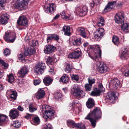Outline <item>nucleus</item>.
I'll list each match as a JSON object with an SVG mask.
<instances>
[{
    "label": "nucleus",
    "instance_id": "64",
    "mask_svg": "<svg viewBox=\"0 0 129 129\" xmlns=\"http://www.w3.org/2000/svg\"><path fill=\"white\" fill-rule=\"evenodd\" d=\"M74 103H73L71 105V106H72L71 107L72 108L73 107V105H74Z\"/></svg>",
    "mask_w": 129,
    "mask_h": 129
},
{
    "label": "nucleus",
    "instance_id": "27",
    "mask_svg": "<svg viewBox=\"0 0 129 129\" xmlns=\"http://www.w3.org/2000/svg\"><path fill=\"white\" fill-rule=\"evenodd\" d=\"M104 18L102 17L101 16L100 17L98 18V25L99 26H104Z\"/></svg>",
    "mask_w": 129,
    "mask_h": 129
},
{
    "label": "nucleus",
    "instance_id": "62",
    "mask_svg": "<svg viewBox=\"0 0 129 129\" xmlns=\"http://www.w3.org/2000/svg\"><path fill=\"white\" fill-rule=\"evenodd\" d=\"M3 85L2 84H0V90H2L3 89Z\"/></svg>",
    "mask_w": 129,
    "mask_h": 129
},
{
    "label": "nucleus",
    "instance_id": "61",
    "mask_svg": "<svg viewBox=\"0 0 129 129\" xmlns=\"http://www.w3.org/2000/svg\"><path fill=\"white\" fill-rule=\"evenodd\" d=\"M83 45L84 47H86L88 45V43L87 42L85 43Z\"/></svg>",
    "mask_w": 129,
    "mask_h": 129
},
{
    "label": "nucleus",
    "instance_id": "28",
    "mask_svg": "<svg viewBox=\"0 0 129 129\" xmlns=\"http://www.w3.org/2000/svg\"><path fill=\"white\" fill-rule=\"evenodd\" d=\"M7 80L10 83H12L13 82L14 80V76L12 74H10L8 76Z\"/></svg>",
    "mask_w": 129,
    "mask_h": 129
},
{
    "label": "nucleus",
    "instance_id": "7",
    "mask_svg": "<svg viewBox=\"0 0 129 129\" xmlns=\"http://www.w3.org/2000/svg\"><path fill=\"white\" fill-rule=\"evenodd\" d=\"M18 3L16 4V9L20 10L21 8L27 5L30 0H15Z\"/></svg>",
    "mask_w": 129,
    "mask_h": 129
},
{
    "label": "nucleus",
    "instance_id": "29",
    "mask_svg": "<svg viewBox=\"0 0 129 129\" xmlns=\"http://www.w3.org/2000/svg\"><path fill=\"white\" fill-rule=\"evenodd\" d=\"M29 111L30 112H33L36 111L37 108L35 107L34 105L32 104H30L29 105Z\"/></svg>",
    "mask_w": 129,
    "mask_h": 129
},
{
    "label": "nucleus",
    "instance_id": "47",
    "mask_svg": "<svg viewBox=\"0 0 129 129\" xmlns=\"http://www.w3.org/2000/svg\"><path fill=\"white\" fill-rule=\"evenodd\" d=\"M67 123L68 125L69 124L71 125H73L75 127V124H79V123H75L74 121H72L70 120H68L67 121Z\"/></svg>",
    "mask_w": 129,
    "mask_h": 129
},
{
    "label": "nucleus",
    "instance_id": "36",
    "mask_svg": "<svg viewBox=\"0 0 129 129\" xmlns=\"http://www.w3.org/2000/svg\"><path fill=\"white\" fill-rule=\"evenodd\" d=\"M60 14L62 16V17L64 18L65 19L67 20L70 19L69 18L70 16H67L64 11L62 12Z\"/></svg>",
    "mask_w": 129,
    "mask_h": 129
},
{
    "label": "nucleus",
    "instance_id": "11",
    "mask_svg": "<svg viewBox=\"0 0 129 129\" xmlns=\"http://www.w3.org/2000/svg\"><path fill=\"white\" fill-rule=\"evenodd\" d=\"M55 47L51 45H46L44 47V53L47 54H49L54 51L56 49Z\"/></svg>",
    "mask_w": 129,
    "mask_h": 129
},
{
    "label": "nucleus",
    "instance_id": "55",
    "mask_svg": "<svg viewBox=\"0 0 129 129\" xmlns=\"http://www.w3.org/2000/svg\"><path fill=\"white\" fill-rule=\"evenodd\" d=\"M98 87L99 88H98V89L100 90H103V89L104 88L103 87L102 84H99L98 85Z\"/></svg>",
    "mask_w": 129,
    "mask_h": 129
},
{
    "label": "nucleus",
    "instance_id": "10",
    "mask_svg": "<svg viewBox=\"0 0 129 129\" xmlns=\"http://www.w3.org/2000/svg\"><path fill=\"white\" fill-rule=\"evenodd\" d=\"M55 111L51 109L43 114V116L45 119H50L54 117Z\"/></svg>",
    "mask_w": 129,
    "mask_h": 129
},
{
    "label": "nucleus",
    "instance_id": "52",
    "mask_svg": "<svg viewBox=\"0 0 129 129\" xmlns=\"http://www.w3.org/2000/svg\"><path fill=\"white\" fill-rule=\"evenodd\" d=\"M32 115L28 113H26V115L25 116V117L27 119H29L31 117Z\"/></svg>",
    "mask_w": 129,
    "mask_h": 129
},
{
    "label": "nucleus",
    "instance_id": "25",
    "mask_svg": "<svg viewBox=\"0 0 129 129\" xmlns=\"http://www.w3.org/2000/svg\"><path fill=\"white\" fill-rule=\"evenodd\" d=\"M81 39L79 38L73 40V43L74 45L75 46H79L82 44Z\"/></svg>",
    "mask_w": 129,
    "mask_h": 129
},
{
    "label": "nucleus",
    "instance_id": "33",
    "mask_svg": "<svg viewBox=\"0 0 129 129\" xmlns=\"http://www.w3.org/2000/svg\"><path fill=\"white\" fill-rule=\"evenodd\" d=\"M76 127H77L80 129H85V126L83 124H75Z\"/></svg>",
    "mask_w": 129,
    "mask_h": 129
},
{
    "label": "nucleus",
    "instance_id": "50",
    "mask_svg": "<svg viewBox=\"0 0 129 129\" xmlns=\"http://www.w3.org/2000/svg\"><path fill=\"white\" fill-rule=\"evenodd\" d=\"M18 57L20 59L22 60H24L25 59L24 56L21 54H20L18 55Z\"/></svg>",
    "mask_w": 129,
    "mask_h": 129
},
{
    "label": "nucleus",
    "instance_id": "60",
    "mask_svg": "<svg viewBox=\"0 0 129 129\" xmlns=\"http://www.w3.org/2000/svg\"><path fill=\"white\" fill-rule=\"evenodd\" d=\"M59 15L58 14H57L56 16H55L54 18V19H58L59 17Z\"/></svg>",
    "mask_w": 129,
    "mask_h": 129
},
{
    "label": "nucleus",
    "instance_id": "46",
    "mask_svg": "<svg viewBox=\"0 0 129 129\" xmlns=\"http://www.w3.org/2000/svg\"><path fill=\"white\" fill-rule=\"evenodd\" d=\"M53 59L51 57L49 56L47 59V62L49 64H51L52 62Z\"/></svg>",
    "mask_w": 129,
    "mask_h": 129
},
{
    "label": "nucleus",
    "instance_id": "18",
    "mask_svg": "<svg viewBox=\"0 0 129 129\" xmlns=\"http://www.w3.org/2000/svg\"><path fill=\"white\" fill-rule=\"evenodd\" d=\"M94 104V101L93 99L91 98H89L86 103V105L88 108H92Z\"/></svg>",
    "mask_w": 129,
    "mask_h": 129
},
{
    "label": "nucleus",
    "instance_id": "26",
    "mask_svg": "<svg viewBox=\"0 0 129 129\" xmlns=\"http://www.w3.org/2000/svg\"><path fill=\"white\" fill-rule=\"evenodd\" d=\"M89 57L93 60H94L96 62V63H95L96 64H97V67H99L101 65V63L100 61H98V56L97 55H95V57H93L89 55Z\"/></svg>",
    "mask_w": 129,
    "mask_h": 129
},
{
    "label": "nucleus",
    "instance_id": "41",
    "mask_svg": "<svg viewBox=\"0 0 129 129\" xmlns=\"http://www.w3.org/2000/svg\"><path fill=\"white\" fill-rule=\"evenodd\" d=\"M53 39L55 41H58L59 39V35L55 34H52Z\"/></svg>",
    "mask_w": 129,
    "mask_h": 129
},
{
    "label": "nucleus",
    "instance_id": "9",
    "mask_svg": "<svg viewBox=\"0 0 129 129\" xmlns=\"http://www.w3.org/2000/svg\"><path fill=\"white\" fill-rule=\"evenodd\" d=\"M28 70L27 68L25 66L22 67L20 70H19L18 72V75L21 78H23L27 74Z\"/></svg>",
    "mask_w": 129,
    "mask_h": 129
},
{
    "label": "nucleus",
    "instance_id": "17",
    "mask_svg": "<svg viewBox=\"0 0 129 129\" xmlns=\"http://www.w3.org/2000/svg\"><path fill=\"white\" fill-rule=\"evenodd\" d=\"M35 52V51L33 47L31 48L29 47L28 48L27 50H25L24 54L26 56L30 55L33 54Z\"/></svg>",
    "mask_w": 129,
    "mask_h": 129
},
{
    "label": "nucleus",
    "instance_id": "1",
    "mask_svg": "<svg viewBox=\"0 0 129 129\" xmlns=\"http://www.w3.org/2000/svg\"><path fill=\"white\" fill-rule=\"evenodd\" d=\"M102 113L99 107H95L93 110L90 112L85 119L89 120L92 126L94 128L96 125V122L101 117Z\"/></svg>",
    "mask_w": 129,
    "mask_h": 129
},
{
    "label": "nucleus",
    "instance_id": "38",
    "mask_svg": "<svg viewBox=\"0 0 129 129\" xmlns=\"http://www.w3.org/2000/svg\"><path fill=\"white\" fill-rule=\"evenodd\" d=\"M88 81L89 84L92 85V84H93L95 82V80L94 79L92 78L91 77H89L88 78Z\"/></svg>",
    "mask_w": 129,
    "mask_h": 129
},
{
    "label": "nucleus",
    "instance_id": "59",
    "mask_svg": "<svg viewBox=\"0 0 129 129\" xmlns=\"http://www.w3.org/2000/svg\"><path fill=\"white\" fill-rule=\"evenodd\" d=\"M98 49L99 50L98 54L99 55L100 57V58L101 57V49H100V47L99 46H98Z\"/></svg>",
    "mask_w": 129,
    "mask_h": 129
},
{
    "label": "nucleus",
    "instance_id": "40",
    "mask_svg": "<svg viewBox=\"0 0 129 129\" xmlns=\"http://www.w3.org/2000/svg\"><path fill=\"white\" fill-rule=\"evenodd\" d=\"M71 69L72 68L70 67V65L67 64L66 65L65 71L69 73L71 71Z\"/></svg>",
    "mask_w": 129,
    "mask_h": 129
},
{
    "label": "nucleus",
    "instance_id": "53",
    "mask_svg": "<svg viewBox=\"0 0 129 129\" xmlns=\"http://www.w3.org/2000/svg\"><path fill=\"white\" fill-rule=\"evenodd\" d=\"M0 63L5 67H6L7 66V64L3 60L0 59Z\"/></svg>",
    "mask_w": 129,
    "mask_h": 129
},
{
    "label": "nucleus",
    "instance_id": "42",
    "mask_svg": "<svg viewBox=\"0 0 129 129\" xmlns=\"http://www.w3.org/2000/svg\"><path fill=\"white\" fill-rule=\"evenodd\" d=\"M17 109L20 111H22L24 110V111L26 112L28 108H27L26 109H24L23 107L21 106H19L18 107Z\"/></svg>",
    "mask_w": 129,
    "mask_h": 129
},
{
    "label": "nucleus",
    "instance_id": "21",
    "mask_svg": "<svg viewBox=\"0 0 129 129\" xmlns=\"http://www.w3.org/2000/svg\"><path fill=\"white\" fill-rule=\"evenodd\" d=\"M8 117L5 115L0 114V124L3 123H7L8 121Z\"/></svg>",
    "mask_w": 129,
    "mask_h": 129
},
{
    "label": "nucleus",
    "instance_id": "20",
    "mask_svg": "<svg viewBox=\"0 0 129 129\" xmlns=\"http://www.w3.org/2000/svg\"><path fill=\"white\" fill-rule=\"evenodd\" d=\"M18 112L16 110H12L10 111L9 116L12 119H15L19 115Z\"/></svg>",
    "mask_w": 129,
    "mask_h": 129
},
{
    "label": "nucleus",
    "instance_id": "49",
    "mask_svg": "<svg viewBox=\"0 0 129 129\" xmlns=\"http://www.w3.org/2000/svg\"><path fill=\"white\" fill-rule=\"evenodd\" d=\"M41 81L39 79H35L34 80V84L35 85H38L40 83Z\"/></svg>",
    "mask_w": 129,
    "mask_h": 129
},
{
    "label": "nucleus",
    "instance_id": "6",
    "mask_svg": "<svg viewBox=\"0 0 129 129\" xmlns=\"http://www.w3.org/2000/svg\"><path fill=\"white\" fill-rule=\"evenodd\" d=\"M46 68L45 64L43 63H39L35 67V73L36 74L39 73L42 74Z\"/></svg>",
    "mask_w": 129,
    "mask_h": 129
},
{
    "label": "nucleus",
    "instance_id": "14",
    "mask_svg": "<svg viewBox=\"0 0 129 129\" xmlns=\"http://www.w3.org/2000/svg\"><path fill=\"white\" fill-rule=\"evenodd\" d=\"M81 52L80 51H75L73 53L69 54L68 55V57L71 59H77L79 58Z\"/></svg>",
    "mask_w": 129,
    "mask_h": 129
},
{
    "label": "nucleus",
    "instance_id": "39",
    "mask_svg": "<svg viewBox=\"0 0 129 129\" xmlns=\"http://www.w3.org/2000/svg\"><path fill=\"white\" fill-rule=\"evenodd\" d=\"M91 85L88 84H86L85 86V88L87 91H89L91 90Z\"/></svg>",
    "mask_w": 129,
    "mask_h": 129
},
{
    "label": "nucleus",
    "instance_id": "30",
    "mask_svg": "<svg viewBox=\"0 0 129 129\" xmlns=\"http://www.w3.org/2000/svg\"><path fill=\"white\" fill-rule=\"evenodd\" d=\"M17 95V93L16 91H12L10 97L12 100L14 101L16 99Z\"/></svg>",
    "mask_w": 129,
    "mask_h": 129
},
{
    "label": "nucleus",
    "instance_id": "8",
    "mask_svg": "<svg viewBox=\"0 0 129 129\" xmlns=\"http://www.w3.org/2000/svg\"><path fill=\"white\" fill-rule=\"evenodd\" d=\"M17 23L20 26H26L28 24V21L25 16H21L18 18Z\"/></svg>",
    "mask_w": 129,
    "mask_h": 129
},
{
    "label": "nucleus",
    "instance_id": "57",
    "mask_svg": "<svg viewBox=\"0 0 129 129\" xmlns=\"http://www.w3.org/2000/svg\"><path fill=\"white\" fill-rule=\"evenodd\" d=\"M95 4L94 2H93L92 1L90 3V5L91 8H93L94 7Z\"/></svg>",
    "mask_w": 129,
    "mask_h": 129
},
{
    "label": "nucleus",
    "instance_id": "48",
    "mask_svg": "<svg viewBox=\"0 0 129 129\" xmlns=\"http://www.w3.org/2000/svg\"><path fill=\"white\" fill-rule=\"evenodd\" d=\"M44 129H52L51 125L50 124H46L45 125Z\"/></svg>",
    "mask_w": 129,
    "mask_h": 129
},
{
    "label": "nucleus",
    "instance_id": "43",
    "mask_svg": "<svg viewBox=\"0 0 129 129\" xmlns=\"http://www.w3.org/2000/svg\"><path fill=\"white\" fill-rule=\"evenodd\" d=\"M71 77L73 80H74L77 81H78L79 79V77L77 75H72Z\"/></svg>",
    "mask_w": 129,
    "mask_h": 129
},
{
    "label": "nucleus",
    "instance_id": "31",
    "mask_svg": "<svg viewBox=\"0 0 129 129\" xmlns=\"http://www.w3.org/2000/svg\"><path fill=\"white\" fill-rule=\"evenodd\" d=\"M42 108L43 111H44L45 113L51 109L50 107L48 105H44L42 106Z\"/></svg>",
    "mask_w": 129,
    "mask_h": 129
},
{
    "label": "nucleus",
    "instance_id": "63",
    "mask_svg": "<svg viewBox=\"0 0 129 129\" xmlns=\"http://www.w3.org/2000/svg\"><path fill=\"white\" fill-rule=\"evenodd\" d=\"M63 90H64V91H67V89L66 88H63L62 89Z\"/></svg>",
    "mask_w": 129,
    "mask_h": 129
},
{
    "label": "nucleus",
    "instance_id": "56",
    "mask_svg": "<svg viewBox=\"0 0 129 129\" xmlns=\"http://www.w3.org/2000/svg\"><path fill=\"white\" fill-rule=\"evenodd\" d=\"M93 2L96 5L100 3V0H92Z\"/></svg>",
    "mask_w": 129,
    "mask_h": 129
},
{
    "label": "nucleus",
    "instance_id": "12",
    "mask_svg": "<svg viewBox=\"0 0 129 129\" xmlns=\"http://www.w3.org/2000/svg\"><path fill=\"white\" fill-rule=\"evenodd\" d=\"M56 9V6L53 3H50L48 4L47 8L45 9V12L47 13L54 12L55 11Z\"/></svg>",
    "mask_w": 129,
    "mask_h": 129
},
{
    "label": "nucleus",
    "instance_id": "13",
    "mask_svg": "<svg viewBox=\"0 0 129 129\" xmlns=\"http://www.w3.org/2000/svg\"><path fill=\"white\" fill-rule=\"evenodd\" d=\"M9 19V15L7 13L2 15L0 17V22L3 24H5L8 22Z\"/></svg>",
    "mask_w": 129,
    "mask_h": 129
},
{
    "label": "nucleus",
    "instance_id": "24",
    "mask_svg": "<svg viewBox=\"0 0 129 129\" xmlns=\"http://www.w3.org/2000/svg\"><path fill=\"white\" fill-rule=\"evenodd\" d=\"M43 82L46 85L48 86L51 84L52 80L50 77H46L43 79Z\"/></svg>",
    "mask_w": 129,
    "mask_h": 129
},
{
    "label": "nucleus",
    "instance_id": "54",
    "mask_svg": "<svg viewBox=\"0 0 129 129\" xmlns=\"http://www.w3.org/2000/svg\"><path fill=\"white\" fill-rule=\"evenodd\" d=\"M104 67L102 66L100 68L99 72L100 73H102L104 72Z\"/></svg>",
    "mask_w": 129,
    "mask_h": 129
},
{
    "label": "nucleus",
    "instance_id": "51",
    "mask_svg": "<svg viewBox=\"0 0 129 129\" xmlns=\"http://www.w3.org/2000/svg\"><path fill=\"white\" fill-rule=\"evenodd\" d=\"M53 39L52 34L50 35L49 36H48L47 39V41L48 42H49L51 40Z\"/></svg>",
    "mask_w": 129,
    "mask_h": 129
},
{
    "label": "nucleus",
    "instance_id": "2",
    "mask_svg": "<svg viewBox=\"0 0 129 129\" xmlns=\"http://www.w3.org/2000/svg\"><path fill=\"white\" fill-rule=\"evenodd\" d=\"M71 92L74 95L78 98H83L85 94L84 92L81 90L76 84L74 85L71 89Z\"/></svg>",
    "mask_w": 129,
    "mask_h": 129
},
{
    "label": "nucleus",
    "instance_id": "23",
    "mask_svg": "<svg viewBox=\"0 0 129 129\" xmlns=\"http://www.w3.org/2000/svg\"><path fill=\"white\" fill-rule=\"evenodd\" d=\"M69 78L66 74H64L60 78V81L62 83L65 84L68 81Z\"/></svg>",
    "mask_w": 129,
    "mask_h": 129
},
{
    "label": "nucleus",
    "instance_id": "15",
    "mask_svg": "<svg viewBox=\"0 0 129 129\" xmlns=\"http://www.w3.org/2000/svg\"><path fill=\"white\" fill-rule=\"evenodd\" d=\"M45 92L43 89H40L38 91L37 93L36 94V98L38 100L43 98L45 95Z\"/></svg>",
    "mask_w": 129,
    "mask_h": 129
},
{
    "label": "nucleus",
    "instance_id": "4",
    "mask_svg": "<svg viewBox=\"0 0 129 129\" xmlns=\"http://www.w3.org/2000/svg\"><path fill=\"white\" fill-rule=\"evenodd\" d=\"M15 33L7 31L6 32L4 38L5 40L8 42H13L15 39Z\"/></svg>",
    "mask_w": 129,
    "mask_h": 129
},
{
    "label": "nucleus",
    "instance_id": "22",
    "mask_svg": "<svg viewBox=\"0 0 129 129\" xmlns=\"http://www.w3.org/2000/svg\"><path fill=\"white\" fill-rule=\"evenodd\" d=\"M70 27L69 26H64L63 27L62 30L64 32V35L69 36L70 34Z\"/></svg>",
    "mask_w": 129,
    "mask_h": 129
},
{
    "label": "nucleus",
    "instance_id": "3",
    "mask_svg": "<svg viewBox=\"0 0 129 129\" xmlns=\"http://www.w3.org/2000/svg\"><path fill=\"white\" fill-rule=\"evenodd\" d=\"M104 34V29L100 28L97 30L96 32L92 34L91 38L94 41H99Z\"/></svg>",
    "mask_w": 129,
    "mask_h": 129
},
{
    "label": "nucleus",
    "instance_id": "32",
    "mask_svg": "<svg viewBox=\"0 0 129 129\" xmlns=\"http://www.w3.org/2000/svg\"><path fill=\"white\" fill-rule=\"evenodd\" d=\"M33 124L35 125H37L39 124L40 122V120L38 117H35L33 119Z\"/></svg>",
    "mask_w": 129,
    "mask_h": 129
},
{
    "label": "nucleus",
    "instance_id": "16",
    "mask_svg": "<svg viewBox=\"0 0 129 129\" xmlns=\"http://www.w3.org/2000/svg\"><path fill=\"white\" fill-rule=\"evenodd\" d=\"M77 32L80 35L84 38H86L87 37L85 29L83 27H78L77 29Z\"/></svg>",
    "mask_w": 129,
    "mask_h": 129
},
{
    "label": "nucleus",
    "instance_id": "35",
    "mask_svg": "<svg viewBox=\"0 0 129 129\" xmlns=\"http://www.w3.org/2000/svg\"><path fill=\"white\" fill-rule=\"evenodd\" d=\"M13 125L14 127L18 128L20 126L21 124L18 121H16L14 122Z\"/></svg>",
    "mask_w": 129,
    "mask_h": 129
},
{
    "label": "nucleus",
    "instance_id": "37",
    "mask_svg": "<svg viewBox=\"0 0 129 129\" xmlns=\"http://www.w3.org/2000/svg\"><path fill=\"white\" fill-rule=\"evenodd\" d=\"M6 0H0V9H1L5 6Z\"/></svg>",
    "mask_w": 129,
    "mask_h": 129
},
{
    "label": "nucleus",
    "instance_id": "34",
    "mask_svg": "<svg viewBox=\"0 0 129 129\" xmlns=\"http://www.w3.org/2000/svg\"><path fill=\"white\" fill-rule=\"evenodd\" d=\"M38 42L36 40H34L31 41H30L29 44L31 46L33 47L36 46L38 44Z\"/></svg>",
    "mask_w": 129,
    "mask_h": 129
},
{
    "label": "nucleus",
    "instance_id": "19",
    "mask_svg": "<svg viewBox=\"0 0 129 129\" xmlns=\"http://www.w3.org/2000/svg\"><path fill=\"white\" fill-rule=\"evenodd\" d=\"M103 91L102 90H100L96 88H94V90L91 92V95L92 96H97L99 95Z\"/></svg>",
    "mask_w": 129,
    "mask_h": 129
},
{
    "label": "nucleus",
    "instance_id": "58",
    "mask_svg": "<svg viewBox=\"0 0 129 129\" xmlns=\"http://www.w3.org/2000/svg\"><path fill=\"white\" fill-rule=\"evenodd\" d=\"M23 80H19L18 81V85L20 86H22V85L24 83V82L23 81Z\"/></svg>",
    "mask_w": 129,
    "mask_h": 129
},
{
    "label": "nucleus",
    "instance_id": "44",
    "mask_svg": "<svg viewBox=\"0 0 129 129\" xmlns=\"http://www.w3.org/2000/svg\"><path fill=\"white\" fill-rule=\"evenodd\" d=\"M61 93L59 92H57L54 94V97L56 99H58L61 98Z\"/></svg>",
    "mask_w": 129,
    "mask_h": 129
},
{
    "label": "nucleus",
    "instance_id": "5",
    "mask_svg": "<svg viewBox=\"0 0 129 129\" xmlns=\"http://www.w3.org/2000/svg\"><path fill=\"white\" fill-rule=\"evenodd\" d=\"M88 11V7L86 6L78 8L76 10L77 14L80 16L82 17L85 16L87 14Z\"/></svg>",
    "mask_w": 129,
    "mask_h": 129
},
{
    "label": "nucleus",
    "instance_id": "45",
    "mask_svg": "<svg viewBox=\"0 0 129 129\" xmlns=\"http://www.w3.org/2000/svg\"><path fill=\"white\" fill-rule=\"evenodd\" d=\"M10 50L8 49H6L5 50L4 53L5 55L7 56L9 55L10 54Z\"/></svg>",
    "mask_w": 129,
    "mask_h": 129
}]
</instances>
